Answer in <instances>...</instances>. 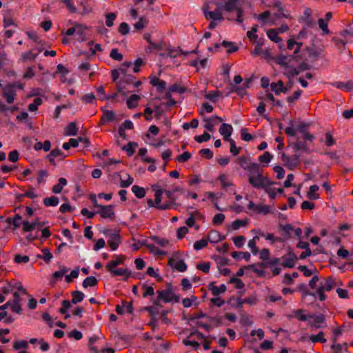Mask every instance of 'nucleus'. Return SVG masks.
Masks as SVG:
<instances>
[{
    "label": "nucleus",
    "mask_w": 353,
    "mask_h": 353,
    "mask_svg": "<svg viewBox=\"0 0 353 353\" xmlns=\"http://www.w3.org/2000/svg\"><path fill=\"white\" fill-rule=\"evenodd\" d=\"M208 241L205 239H202L199 241H196L194 243V249L196 250H200L208 245Z\"/></svg>",
    "instance_id": "nucleus-47"
},
{
    "label": "nucleus",
    "mask_w": 353,
    "mask_h": 353,
    "mask_svg": "<svg viewBox=\"0 0 353 353\" xmlns=\"http://www.w3.org/2000/svg\"><path fill=\"white\" fill-rule=\"evenodd\" d=\"M29 260V256L27 255L16 254L14 258V261L17 263H27Z\"/></svg>",
    "instance_id": "nucleus-53"
},
{
    "label": "nucleus",
    "mask_w": 353,
    "mask_h": 353,
    "mask_svg": "<svg viewBox=\"0 0 353 353\" xmlns=\"http://www.w3.org/2000/svg\"><path fill=\"white\" fill-rule=\"evenodd\" d=\"M15 95V90L13 89V85H7L3 88V96L8 103H12L14 101Z\"/></svg>",
    "instance_id": "nucleus-16"
},
{
    "label": "nucleus",
    "mask_w": 353,
    "mask_h": 353,
    "mask_svg": "<svg viewBox=\"0 0 353 353\" xmlns=\"http://www.w3.org/2000/svg\"><path fill=\"white\" fill-rule=\"evenodd\" d=\"M271 211V208L269 205L259 204L256 207V212L259 214H267L270 213Z\"/></svg>",
    "instance_id": "nucleus-46"
},
{
    "label": "nucleus",
    "mask_w": 353,
    "mask_h": 353,
    "mask_svg": "<svg viewBox=\"0 0 353 353\" xmlns=\"http://www.w3.org/2000/svg\"><path fill=\"white\" fill-rule=\"evenodd\" d=\"M218 179L223 188H228L232 185L229 176L226 174L219 175Z\"/></svg>",
    "instance_id": "nucleus-40"
},
{
    "label": "nucleus",
    "mask_w": 353,
    "mask_h": 353,
    "mask_svg": "<svg viewBox=\"0 0 353 353\" xmlns=\"http://www.w3.org/2000/svg\"><path fill=\"white\" fill-rule=\"evenodd\" d=\"M110 57L117 61H121L123 59V55L120 52H119L117 48H114L111 50Z\"/></svg>",
    "instance_id": "nucleus-64"
},
{
    "label": "nucleus",
    "mask_w": 353,
    "mask_h": 353,
    "mask_svg": "<svg viewBox=\"0 0 353 353\" xmlns=\"http://www.w3.org/2000/svg\"><path fill=\"white\" fill-rule=\"evenodd\" d=\"M281 265L285 268H293L295 265V261L296 260V256L292 254L289 253L285 256H283L282 258Z\"/></svg>",
    "instance_id": "nucleus-13"
},
{
    "label": "nucleus",
    "mask_w": 353,
    "mask_h": 353,
    "mask_svg": "<svg viewBox=\"0 0 353 353\" xmlns=\"http://www.w3.org/2000/svg\"><path fill=\"white\" fill-rule=\"evenodd\" d=\"M232 126L228 123H223L219 128V132L223 136L225 141L230 140V137L232 133Z\"/></svg>",
    "instance_id": "nucleus-15"
},
{
    "label": "nucleus",
    "mask_w": 353,
    "mask_h": 353,
    "mask_svg": "<svg viewBox=\"0 0 353 353\" xmlns=\"http://www.w3.org/2000/svg\"><path fill=\"white\" fill-rule=\"evenodd\" d=\"M222 46L226 48L228 53L236 52L238 50V47L233 42L223 41Z\"/></svg>",
    "instance_id": "nucleus-41"
},
{
    "label": "nucleus",
    "mask_w": 353,
    "mask_h": 353,
    "mask_svg": "<svg viewBox=\"0 0 353 353\" xmlns=\"http://www.w3.org/2000/svg\"><path fill=\"white\" fill-rule=\"evenodd\" d=\"M78 128L74 122L68 124L65 128V134L68 136H74L77 134Z\"/></svg>",
    "instance_id": "nucleus-33"
},
{
    "label": "nucleus",
    "mask_w": 353,
    "mask_h": 353,
    "mask_svg": "<svg viewBox=\"0 0 353 353\" xmlns=\"http://www.w3.org/2000/svg\"><path fill=\"white\" fill-rule=\"evenodd\" d=\"M319 190V188L317 185H313L310 187V190L307 194V196L313 200L318 199L319 198V195L316 192Z\"/></svg>",
    "instance_id": "nucleus-29"
},
{
    "label": "nucleus",
    "mask_w": 353,
    "mask_h": 353,
    "mask_svg": "<svg viewBox=\"0 0 353 353\" xmlns=\"http://www.w3.org/2000/svg\"><path fill=\"white\" fill-rule=\"evenodd\" d=\"M278 34L279 32L275 29H270L267 32L268 38L275 43H279L282 41L281 38L278 36Z\"/></svg>",
    "instance_id": "nucleus-30"
},
{
    "label": "nucleus",
    "mask_w": 353,
    "mask_h": 353,
    "mask_svg": "<svg viewBox=\"0 0 353 353\" xmlns=\"http://www.w3.org/2000/svg\"><path fill=\"white\" fill-rule=\"evenodd\" d=\"M22 225L23 231L26 232H31L36 228V223H30L28 221H23Z\"/></svg>",
    "instance_id": "nucleus-49"
},
{
    "label": "nucleus",
    "mask_w": 353,
    "mask_h": 353,
    "mask_svg": "<svg viewBox=\"0 0 353 353\" xmlns=\"http://www.w3.org/2000/svg\"><path fill=\"white\" fill-rule=\"evenodd\" d=\"M113 258L105 265L107 270H112V268H115L117 265L123 264L125 259L123 255H114Z\"/></svg>",
    "instance_id": "nucleus-12"
},
{
    "label": "nucleus",
    "mask_w": 353,
    "mask_h": 353,
    "mask_svg": "<svg viewBox=\"0 0 353 353\" xmlns=\"http://www.w3.org/2000/svg\"><path fill=\"white\" fill-rule=\"evenodd\" d=\"M28 347V343L26 341H15L13 344V348L14 350H19L21 348H27Z\"/></svg>",
    "instance_id": "nucleus-58"
},
{
    "label": "nucleus",
    "mask_w": 353,
    "mask_h": 353,
    "mask_svg": "<svg viewBox=\"0 0 353 353\" xmlns=\"http://www.w3.org/2000/svg\"><path fill=\"white\" fill-rule=\"evenodd\" d=\"M331 349L333 350V353H346L347 352V343H332Z\"/></svg>",
    "instance_id": "nucleus-24"
},
{
    "label": "nucleus",
    "mask_w": 353,
    "mask_h": 353,
    "mask_svg": "<svg viewBox=\"0 0 353 353\" xmlns=\"http://www.w3.org/2000/svg\"><path fill=\"white\" fill-rule=\"evenodd\" d=\"M223 238L224 236L218 231L212 230L209 232L207 240L211 243H217L222 241Z\"/></svg>",
    "instance_id": "nucleus-18"
},
{
    "label": "nucleus",
    "mask_w": 353,
    "mask_h": 353,
    "mask_svg": "<svg viewBox=\"0 0 353 353\" xmlns=\"http://www.w3.org/2000/svg\"><path fill=\"white\" fill-rule=\"evenodd\" d=\"M204 15L207 20H214L221 22L224 19L223 10L220 3H216V8L214 9V10L208 11L205 10Z\"/></svg>",
    "instance_id": "nucleus-5"
},
{
    "label": "nucleus",
    "mask_w": 353,
    "mask_h": 353,
    "mask_svg": "<svg viewBox=\"0 0 353 353\" xmlns=\"http://www.w3.org/2000/svg\"><path fill=\"white\" fill-rule=\"evenodd\" d=\"M141 99V97L137 94H132L127 100V106L130 109H133L137 107L138 101Z\"/></svg>",
    "instance_id": "nucleus-27"
},
{
    "label": "nucleus",
    "mask_w": 353,
    "mask_h": 353,
    "mask_svg": "<svg viewBox=\"0 0 353 353\" xmlns=\"http://www.w3.org/2000/svg\"><path fill=\"white\" fill-rule=\"evenodd\" d=\"M72 299V303L77 304L83 301L85 297L84 294L81 291H74L71 293Z\"/></svg>",
    "instance_id": "nucleus-31"
},
{
    "label": "nucleus",
    "mask_w": 353,
    "mask_h": 353,
    "mask_svg": "<svg viewBox=\"0 0 353 353\" xmlns=\"http://www.w3.org/2000/svg\"><path fill=\"white\" fill-rule=\"evenodd\" d=\"M43 101L41 98H35L33 102L28 105V110L30 112H34L38 109V107L41 105Z\"/></svg>",
    "instance_id": "nucleus-42"
},
{
    "label": "nucleus",
    "mask_w": 353,
    "mask_h": 353,
    "mask_svg": "<svg viewBox=\"0 0 353 353\" xmlns=\"http://www.w3.org/2000/svg\"><path fill=\"white\" fill-rule=\"evenodd\" d=\"M304 312L305 311L302 309L294 310L292 312V316L301 321H307L312 317V315L307 316Z\"/></svg>",
    "instance_id": "nucleus-25"
},
{
    "label": "nucleus",
    "mask_w": 353,
    "mask_h": 353,
    "mask_svg": "<svg viewBox=\"0 0 353 353\" xmlns=\"http://www.w3.org/2000/svg\"><path fill=\"white\" fill-rule=\"evenodd\" d=\"M132 192L139 199L143 198L145 195V189L136 185L132 187Z\"/></svg>",
    "instance_id": "nucleus-34"
},
{
    "label": "nucleus",
    "mask_w": 353,
    "mask_h": 353,
    "mask_svg": "<svg viewBox=\"0 0 353 353\" xmlns=\"http://www.w3.org/2000/svg\"><path fill=\"white\" fill-rule=\"evenodd\" d=\"M97 280L94 276H88L84 279L83 281L82 285L84 288H87L88 287L95 286L97 284Z\"/></svg>",
    "instance_id": "nucleus-35"
},
{
    "label": "nucleus",
    "mask_w": 353,
    "mask_h": 353,
    "mask_svg": "<svg viewBox=\"0 0 353 353\" xmlns=\"http://www.w3.org/2000/svg\"><path fill=\"white\" fill-rule=\"evenodd\" d=\"M157 294V299L153 302V303L156 305H160V301H162L165 303L171 302L173 300H174L175 302H179V296H175L173 291L170 288L158 291Z\"/></svg>",
    "instance_id": "nucleus-3"
},
{
    "label": "nucleus",
    "mask_w": 353,
    "mask_h": 353,
    "mask_svg": "<svg viewBox=\"0 0 353 353\" xmlns=\"http://www.w3.org/2000/svg\"><path fill=\"white\" fill-rule=\"evenodd\" d=\"M332 85L340 90L351 91L353 90V82L352 81H348L345 83L336 81L332 83Z\"/></svg>",
    "instance_id": "nucleus-21"
},
{
    "label": "nucleus",
    "mask_w": 353,
    "mask_h": 353,
    "mask_svg": "<svg viewBox=\"0 0 353 353\" xmlns=\"http://www.w3.org/2000/svg\"><path fill=\"white\" fill-rule=\"evenodd\" d=\"M254 169L248 173V183L254 188H263L265 185H272V183L268 177L263 175V170L259 165H254Z\"/></svg>",
    "instance_id": "nucleus-1"
},
{
    "label": "nucleus",
    "mask_w": 353,
    "mask_h": 353,
    "mask_svg": "<svg viewBox=\"0 0 353 353\" xmlns=\"http://www.w3.org/2000/svg\"><path fill=\"white\" fill-rule=\"evenodd\" d=\"M246 224L245 221L240 220V219H236L232 223V229L234 230H239L241 227L244 226Z\"/></svg>",
    "instance_id": "nucleus-61"
},
{
    "label": "nucleus",
    "mask_w": 353,
    "mask_h": 353,
    "mask_svg": "<svg viewBox=\"0 0 353 353\" xmlns=\"http://www.w3.org/2000/svg\"><path fill=\"white\" fill-rule=\"evenodd\" d=\"M310 339L314 343L317 342L325 343L326 342V339L323 332H319L316 335L310 336Z\"/></svg>",
    "instance_id": "nucleus-37"
},
{
    "label": "nucleus",
    "mask_w": 353,
    "mask_h": 353,
    "mask_svg": "<svg viewBox=\"0 0 353 353\" xmlns=\"http://www.w3.org/2000/svg\"><path fill=\"white\" fill-rule=\"evenodd\" d=\"M310 319H313V321H310L309 325L311 327L313 328H321L324 326L323 325V323L325 321V317L323 315H318V316H312Z\"/></svg>",
    "instance_id": "nucleus-17"
},
{
    "label": "nucleus",
    "mask_w": 353,
    "mask_h": 353,
    "mask_svg": "<svg viewBox=\"0 0 353 353\" xmlns=\"http://www.w3.org/2000/svg\"><path fill=\"white\" fill-rule=\"evenodd\" d=\"M163 46H164V43L162 41H159L158 43H154L153 41H151L149 43L148 49L150 51L161 50L163 49Z\"/></svg>",
    "instance_id": "nucleus-48"
},
{
    "label": "nucleus",
    "mask_w": 353,
    "mask_h": 353,
    "mask_svg": "<svg viewBox=\"0 0 353 353\" xmlns=\"http://www.w3.org/2000/svg\"><path fill=\"white\" fill-rule=\"evenodd\" d=\"M209 290L214 296H218L220 294H223L226 291V286L224 284L216 286L213 283H210L209 285Z\"/></svg>",
    "instance_id": "nucleus-22"
},
{
    "label": "nucleus",
    "mask_w": 353,
    "mask_h": 353,
    "mask_svg": "<svg viewBox=\"0 0 353 353\" xmlns=\"http://www.w3.org/2000/svg\"><path fill=\"white\" fill-rule=\"evenodd\" d=\"M281 159L284 165L288 167L290 169H293L295 168L299 162V156L297 154H295L294 157L292 159L285 153H282Z\"/></svg>",
    "instance_id": "nucleus-7"
},
{
    "label": "nucleus",
    "mask_w": 353,
    "mask_h": 353,
    "mask_svg": "<svg viewBox=\"0 0 353 353\" xmlns=\"http://www.w3.org/2000/svg\"><path fill=\"white\" fill-rule=\"evenodd\" d=\"M133 181V178H132L129 174H126V179L121 180L120 186L121 188H127L130 186Z\"/></svg>",
    "instance_id": "nucleus-59"
},
{
    "label": "nucleus",
    "mask_w": 353,
    "mask_h": 353,
    "mask_svg": "<svg viewBox=\"0 0 353 353\" xmlns=\"http://www.w3.org/2000/svg\"><path fill=\"white\" fill-rule=\"evenodd\" d=\"M168 264L170 266L181 272H183L187 270V265L183 260H176L174 258H170L168 260Z\"/></svg>",
    "instance_id": "nucleus-11"
},
{
    "label": "nucleus",
    "mask_w": 353,
    "mask_h": 353,
    "mask_svg": "<svg viewBox=\"0 0 353 353\" xmlns=\"http://www.w3.org/2000/svg\"><path fill=\"white\" fill-rule=\"evenodd\" d=\"M121 243V236L118 233H111L108 235V244L112 250H116Z\"/></svg>",
    "instance_id": "nucleus-10"
},
{
    "label": "nucleus",
    "mask_w": 353,
    "mask_h": 353,
    "mask_svg": "<svg viewBox=\"0 0 353 353\" xmlns=\"http://www.w3.org/2000/svg\"><path fill=\"white\" fill-rule=\"evenodd\" d=\"M150 83L156 87L159 92H162L165 90L166 83L164 81L159 79L157 77H150Z\"/></svg>",
    "instance_id": "nucleus-19"
},
{
    "label": "nucleus",
    "mask_w": 353,
    "mask_h": 353,
    "mask_svg": "<svg viewBox=\"0 0 353 353\" xmlns=\"http://www.w3.org/2000/svg\"><path fill=\"white\" fill-rule=\"evenodd\" d=\"M240 0H224L223 3H221V8L223 10L231 12L236 11L237 14L236 21L241 23L243 21L242 18L243 10L239 7Z\"/></svg>",
    "instance_id": "nucleus-2"
},
{
    "label": "nucleus",
    "mask_w": 353,
    "mask_h": 353,
    "mask_svg": "<svg viewBox=\"0 0 353 353\" xmlns=\"http://www.w3.org/2000/svg\"><path fill=\"white\" fill-rule=\"evenodd\" d=\"M232 241L236 248H241L245 244V238L243 236H234L232 238Z\"/></svg>",
    "instance_id": "nucleus-44"
},
{
    "label": "nucleus",
    "mask_w": 353,
    "mask_h": 353,
    "mask_svg": "<svg viewBox=\"0 0 353 353\" xmlns=\"http://www.w3.org/2000/svg\"><path fill=\"white\" fill-rule=\"evenodd\" d=\"M42 256H41L46 262H49L52 258V254H51V252H50L49 249L48 248H43L42 250Z\"/></svg>",
    "instance_id": "nucleus-63"
},
{
    "label": "nucleus",
    "mask_w": 353,
    "mask_h": 353,
    "mask_svg": "<svg viewBox=\"0 0 353 353\" xmlns=\"http://www.w3.org/2000/svg\"><path fill=\"white\" fill-rule=\"evenodd\" d=\"M231 256L236 259L243 258L246 261H249L250 260V254L248 252H233L231 254Z\"/></svg>",
    "instance_id": "nucleus-36"
},
{
    "label": "nucleus",
    "mask_w": 353,
    "mask_h": 353,
    "mask_svg": "<svg viewBox=\"0 0 353 353\" xmlns=\"http://www.w3.org/2000/svg\"><path fill=\"white\" fill-rule=\"evenodd\" d=\"M210 138H211V136H210V134L209 133L204 132L201 135L195 136L194 137V140L197 143H202V142H204V141H209L210 139Z\"/></svg>",
    "instance_id": "nucleus-55"
},
{
    "label": "nucleus",
    "mask_w": 353,
    "mask_h": 353,
    "mask_svg": "<svg viewBox=\"0 0 353 353\" xmlns=\"http://www.w3.org/2000/svg\"><path fill=\"white\" fill-rule=\"evenodd\" d=\"M77 28H79V29L77 28V32L76 34L79 36L78 40L82 41L85 39V28L83 27L80 24H77Z\"/></svg>",
    "instance_id": "nucleus-52"
},
{
    "label": "nucleus",
    "mask_w": 353,
    "mask_h": 353,
    "mask_svg": "<svg viewBox=\"0 0 353 353\" xmlns=\"http://www.w3.org/2000/svg\"><path fill=\"white\" fill-rule=\"evenodd\" d=\"M343 332V329L342 327H338L333 330L332 336L331 337L332 343H336L339 338L342 335Z\"/></svg>",
    "instance_id": "nucleus-43"
},
{
    "label": "nucleus",
    "mask_w": 353,
    "mask_h": 353,
    "mask_svg": "<svg viewBox=\"0 0 353 353\" xmlns=\"http://www.w3.org/2000/svg\"><path fill=\"white\" fill-rule=\"evenodd\" d=\"M138 145L136 143H128L125 146L123 147V150H125L129 156H132L134 152V148L137 147Z\"/></svg>",
    "instance_id": "nucleus-54"
},
{
    "label": "nucleus",
    "mask_w": 353,
    "mask_h": 353,
    "mask_svg": "<svg viewBox=\"0 0 353 353\" xmlns=\"http://www.w3.org/2000/svg\"><path fill=\"white\" fill-rule=\"evenodd\" d=\"M59 201L58 197L54 196L45 198L43 199V204L46 206H57L59 204Z\"/></svg>",
    "instance_id": "nucleus-39"
},
{
    "label": "nucleus",
    "mask_w": 353,
    "mask_h": 353,
    "mask_svg": "<svg viewBox=\"0 0 353 353\" xmlns=\"http://www.w3.org/2000/svg\"><path fill=\"white\" fill-rule=\"evenodd\" d=\"M294 148L296 150H302L305 152H308L309 149L305 143H303L297 139V141L294 143Z\"/></svg>",
    "instance_id": "nucleus-56"
},
{
    "label": "nucleus",
    "mask_w": 353,
    "mask_h": 353,
    "mask_svg": "<svg viewBox=\"0 0 353 353\" xmlns=\"http://www.w3.org/2000/svg\"><path fill=\"white\" fill-rule=\"evenodd\" d=\"M97 213L99 214L103 218H111L114 215L113 208L112 205H99Z\"/></svg>",
    "instance_id": "nucleus-14"
},
{
    "label": "nucleus",
    "mask_w": 353,
    "mask_h": 353,
    "mask_svg": "<svg viewBox=\"0 0 353 353\" xmlns=\"http://www.w3.org/2000/svg\"><path fill=\"white\" fill-rule=\"evenodd\" d=\"M237 163L241 168L246 170L248 172H251L254 169V165H259L258 163L252 162L251 158L249 156L242 155L237 158Z\"/></svg>",
    "instance_id": "nucleus-6"
},
{
    "label": "nucleus",
    "mask_w": 353,
    "mask_h": 353,
    "mask_svg": "<svg viewBox=\"0 0 353 353\" xmlns=\"http://www.w3.org/2000/svg\"><path fill=\"white\" fill-rule=\"evenodd\" d=\"M270 185H265V186L263 187L262 189H264L265 191L268 194L269 196L272 199H274L276 196V188H272Z\"/></svg>",
    "instance_id": "nucleus-51"
},
{
    "label": "nucleus",
    "mask_w": 353,
    "mask_h": 353,
    "mask_svg": "<svg viewBox=\"0 0 353 353\" xmlns=\"http://www.w3.org/2000/svg\"><path fill=\"white\" fill-rule=\"evenodd\" d=\"M198 125V120L196 119H193L190 123H184L182 127L183 130H188L190 128H196Z\"/></svg>",
    "instance_id": "nucleus-62"
},
{
    "label": "nucleus",
    "mask_w": 353,
    "mask_h": 353,
    "mask_svg": "<svg viewBox=\"0 0 353 353\" xmlns=\"http://www.w3.org/2000/svg\"><path fill=\"white\" fill-rule=\"evenodd\" d=\"M191 154L189 152H184L179 155L175 160L178 162L184 163L188 161L191 158Z\"/></svg>",
    "instance_id": "nucleus-50"
},
{
    "label": "nucleus",
    "mask_w": 353,
    "mask_h": 353,
    "mask_svg": "<svg viewBox=\"0 0 353 353\" xmlns=\"http://www.w3.org/2000/svg\"><path fill=\"white\" fill-rule=\"evenodd\" d=\"M334 287V281L332 277H329L323 282L321 283V285L317 289L316 294L321 301H324L326 298L325 292H328L332 290Z\"/></svg>",
    "instance_id": "nucleus-4"
},
{
    "label": "nucleus",
    "mask_w": 353,
    "mask_h": 353,
    "mask_svg": "<svg viewBox=\"0 0 353 353\" xmlns=\"http://www.w3.org/2000/svg\"><path fill=\"white\" fill-rule=\"evenodd\" d=\"M10 307L13 312H15L17 314H21V307L20 302H14L10 301Z\"/></svg>",
    "instance_id": "nucleus-57"
},
{
    "label": "nucleus",
    "mask_w": 353,
    "mask_h": 353,
    "mask_svg": "<svg viewBox=\"0 0 353 353\" xmlns=\"http://www.w3.org/2000/svg\"><path fill=\"white\" fill-rule=\"evenodd\" d=\"M96 91L100 100L103 101L108 98V95L105 94V90L102 85L97 87Z\"/></svg>",
    "instance_id": "nucleus-60"
},
{
    "label": "nucleus",
    "mask_w": 353,
    "mask_h": 353,
    "mask_svg": "<svg viewBox=\"0 0 353 353\" xmlns=\"http://www.w3.org/2000/svg\"><path fill=\"white\" fill-rule=\"evenodd\" d=\"M155 186L153 187L154 190L155 191V199H154V203H155V208L159 209V210H168L170 208L171 203H163L161 204V194L163 192V190L161 189L156 190L154 188Z\"/></svg>",
    "instance_id": "nucleus-9"
},
{
    "label": "nucleus",
    "mask_w": 353,
    "mask_h": 353,
    "mask_svg": "<svg viewBox=\"0 0 353 353\" xmlns=\"http://www.w3.org/2000/svg\"><path fill=\"white\" fill-rule=\"evenodd\" d=\"M68 268L65 266H61L60 270L53 274V278L55 279H61L65 273L68 272Z\"/></svg>",
    "instance_id": "nucleus-45"
},
{
    "label": "nucleus",
    "mask_w": 353,
    "mask_h": 353,
    "mask_svg": "<svg viewBox=\"0 0 353 353\" xmlns=\"http://www.w3.org/2000/svg\"><path fill=\"white\" fill-rule=\"evenodd\" d=\"M271 90L274 92L276 95L281 92H286L287 88H284L283 83L279 81L278 83H272L270 84Z\"/></svg>",
    "instance_id": "nucleus-23"
},
{
    "label": "nucleus",
    "mask_w": 353,
    "mask_h": 353,
    "mask_svg": "<svg viewBox=\"0 0 353 353\" xmlns=\"http://www.w3.org/2000/svg\"><path fill=\"white\" fill-rule=\"evenodd\" d=\"M109 272H110L112 276H124L125 280H127L131 275L130 272L128 271L127 269L125 268H112V270H108Z\"/></svg>",
    "instance_id": "nucleus-20"
},
{
    "label": "nucleus",
    "mask_w": 353,
    "mask_h": 353,
    "mask_svg": "<svg viewBox=\"0 0 353 353\" xmlns=\"http://www.w3.org/2000/svg\"><path fill=\"white\" fill-rule=\"evenodd\" d=\"M272 159V155L269 152H265L262 155L259 157V161L261 164L267 165Z\"/></svg>",
    "instance_id": "nucleus-38"
},
{
    "label": "nucleus",
    "mask_w": 353,
    "mask_h": 353,
    "mask_svg": "<svg viewBox=\"0 0 353 353\" xmlns=\"http://www.w3.org/2000/svg\"><path fill=\"white\" fill-rule=\"evenodd\" d=\"M67 185V180L65 178L61 177L59 179V183L53 186L52 191L55 194L60 193L63 188Z\"/></svg>",
    "instance_id": "nucleus-26"
},
{
    "label": "nucleus",
    "mask_w": 353,
    "mask_h": 353,
    "mask_svg": "<svg viewBox=\"0 0 353 353\" xmlns=\"http://www.w3.org/2000/svg\"><path fill=\"white\" fill-rule=\"evenodd\" d=\"M285 132L288 137H295L297 132H299L297 126H294L292 121H290V125L285 128Z\"/></svg>",
    "instance_id": "nucleus-32"
},
{
    "label": "nucleus",
    "mask_w": 353,
    "mask_h": 353,
    "mask_svg": "<svg viewBox=\"0 0 353 353\" xmlns=\"http://www.w3.org/2000/svg\"><path fill=\"white\" fill-rule=\"evenodd\" d=\"M38 55V53H34L33 50L22 53L21 56V61L26 62L28 61L34 60Z\"/></svg>",
    "instance_id": "nucleus-28"
},
{
    "label": "nucleus",
    "mask_w": 353,
    "mask_h": 353,
    "mask_svg": "<svg viewBox=\"0 0 353 353\" xmlns=\"http://www.w3.org/2000/svg\"><path fill=\"white\" fill-rule=\"evenodd\" d=\"M223 119L218 116H213L209 118H204L203 121L205 122L204 128L208 131L212 132L214 128L219 123L223 121Z\"/></svg>",
    "instance_id": "nucleus-8"
}]
</instances>
